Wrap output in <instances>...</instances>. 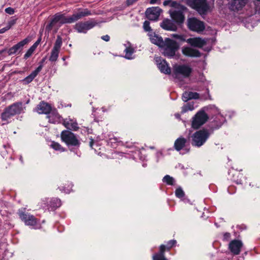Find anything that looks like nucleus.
Returning <instances> with one entry per match:
<instances>
[{
    "instance_id": "f257e3e1",
    "label": "nucleus",
    "mask_w": 260,
    "mask_h": 260,
    "mask_svg": "<svg viewBox=\"0 0 260 260\" xmlns=\"http://www.w3.org/2000/svg\"><path fill=\"white\" fill-rule=\"evenodd\" d=\"M61 139L71 151H74L78 156H80V153L77 150L80 145V142L74 133L69 131H63L61 133Z\"/></svg>"
},
{
    "instance_id": "f03ea898",
    "label": "nucleus",
    "mask_w": 260,
    "mask_h": 260,
    "mask_svg": "<svg viewBox=\"0 0 260 260\" xmlns=\"http://www.w3.org/2000/svg\"><path fill=\"white\" fill-rule=\"evenodd\" d=\"M187 4L196 10L200 14L205 15L214 7V0L208 2L207 0H186Z\"/></svg>"
},
{
    "instance_id": "7ed1b4c3",
    "label": "nucleus",
    "mask_w": 260,
    "mask_h": 260,
    "mask_svg": "<svg viewBox=\"0 0 260 260\" xmlns=\"http://www.w3.org/2000/svg\"><path fill=\"white\" fill-rule=\"evenodd\" d=\"M210 133L207 129H203L196 132L189 136L191 144L194 147H200L207 141Z\"/></svg>"
},
{
    "instance_id": "20e7f679",
    "label": "nucleus",
    "mask_w": 260,
    "mask_h": 260,
    "mask_svg": "<svg viewBox=\"0 0 260 260\" xmlns=\"http://www.w3.org/2000/svg\"><path fill=\"white\" fill-rule=\"evenodd\" d=\"M192 72V69L186 64H176L173 67V76L175 81L182 84L183 78L188 77Z\"/></svg>"
},
{
    "instance_id": "39448f33",
    "label": "nucleus",
    "mask_w": 260,
    "mask_h": 260,
    "mask_svg": "<svg viewBox=\"0 0 260 260\" xmlns=\"http://www.w3.org/2000/svg\"><path fill=\"white\" fill-rule=\"evenodd\" d=\"M25 107L22 103H15L7 108L2 113L3 121H8L12 116L24 112Z\"/></svg>"
},
{
    "instance_id": "423d86ee",
    "label": "nucleus",
    "mask_w": 260,
    "mask_h": 260,
    "mask_svg": "<svg viewBox=\"0 0 260 260\" xmlns=\"http://www.w3.org/2000/svg\"><path fill=\"white\" fill-rule=\"evenodd\" d=\"M72 23L71 16H66L64 14L57 13L52 17L50 22L46 26V29L49 31L54 26L57 28L63 24Z\"/></svg>"
},
{
    "instance_id": "0eeeda50",
    "label": "nucleus",
    "mask_w": 260,
    "mask_h": 260,
    "mask_svg": "<svg viewBox=\"0 0 260 260\" xmlns=\"http://www.w3.org/2000/svg\"><path fill=\"white\" fill-rule=\"evenodd\" d=\"M186 7L183 5L176 9H171L169 13L172 19L178 25L181 26L185 21L184 11Z\"/></svg>"
},
{
    "instance_id": "6e6552de",
    "label": "nucleus",
    "mask_w": 260,
    "mask_h": 260,
    "mask_svg": "<svg viewBox=\"0 0 260 260\" xmlns=\"http://www.w3.org/2000/svg\"><path fill=\"white\" fill-rule=\"evenodd\" d=\"M161 47L163 49V54L165 56L172 57L175 55L176 51L179 48V45L176 41L167 38Z\"/></svg>"
},
{
    "instance_id": "1a4fd4ad",
    "label": "nucleus",
    "mask_w": 260,
    "mask_h": 260,
    "mask_svg": "<svg viewBox=\"0 0 260 260\" xmlns=\"http://www.w3.org/2000/svg\"><path fill=\"white\" fill-rule=\"evenodd\" d=\"M18 215L20 218L23 221L25 224L29 226H36L35 229L39 228L38 220L34 216L25 212V209H19Z\"/></svg>"
},
{
    "instance_id": "9d476101",
    "label": "nucleus",
    "mask_w": 260,
    "mask_h": 260,
    "mask_svg": "<svg viewBox=\"0 0 260 260\" xmlns=\"http://www.w3.org/2000/svg\"><path fill=\"white\" fill-rule=\"evenodd\" d=\"M208 118V115L204 110L199 111L192 118L191 127L193 129H198L207 121Z\"/></svg>"
},
{
    "instance_id": "9b49d317",
    "label": "nucleus",
    "mask_w": 260,
    "mask_h": 260,
    "mask_svg": "<svg viewBox=\"0 0 260 260\" xmlns=\"http://www.w3.org/2000/svg\"><path fill=\"white\" fill-rule=\"evenodd\" d=\"M97 24V22L93 20L81 21L77 23L74 26V28L79 33L86 34L88 30L94 27Z\"/></svg>"
},
{
    "instance_id": "f8f14e48",
    "label": "nucleus",
    "mask_w": 260,
    "mask_h": 260,
    "mask_svg": "<svg viewBox=\"0 0 260 260\" xmlns=\"http://www.w3.org/2000/svg\"><path fill=\"white\" fill-rule=\"evenodd\" d=\"M187 26L190 30L197 32H202L205 28L204 22L196 18H189L187 19Z\"/></svg>"
},
{
    "instance_id": "ddd939ff",
    "label": "nucleus",
    "mask_w": 260,
    "mask_h": 260,
    "mask_svg": "<svg viewBox=\"0 0 260 260\" xmlns=\"http://www.w3.org/2000/svg\"><path fill=\"white\" fill-rule=\"evenodd\" d=\"M210 108L212 112L215 114L213 122L214 123L215 128H218L225 121V118L220 113L219 110L215 106H211Z\"/></svg>"
},
{
    "instance_id": "4468645a",
    "label": "nucleus",
    "mask_w": 260,
    "mask_h": 260,
    "mask_svg": "<svg viewBox=\"0 0 260 260\" xmlns=\"http://www.w3.org/2000/svg\"><path fill=\"white\" fill-rule=\"evenodd\" d=\"M42 206L48 210H54L61 206V201L57 198L45 199L42 201Z\"/></svg>"
},
{
    "instance_id": "2eb2a0df",
    "label": "nucleus",
    "mask_w": 260,
    "mask_h": 260,
    "mask_svg": "<svg viewBox=\"0 0 260 260\" xmlns=\"http://www.w3.org/2000/svg\"><path fill=\"white\" fill-rule=\"evenodd\" d=\"M161 12L162 10L159 7H153L148 8L145 12V14L149 20L156 21Z\"/></svg>"
},
{
    "instance_id": "dca6fc26",
    "label": "nucleus",
    "mask_w": 260,
    "mask_h": 260,
    "mask_svg": "<svg viewBox=\"0 0 260 260\" xmlns=\"http://www.w3.org/2000/svg\"><path fill=\"white\" fill-rule=\"evenodd\" d=\"M187 139L182 137H180L175 141L174 144V148L177 151L182 150L183 152H180V153L182 154L188 153L189 151V149L185 147Z\"/></svg>"
},
{
    "instance_id": "f3484780",
    "label": "nucleus",
    "mask_w": 260,
    "mask_h": 260,
    "mask_svg": "<svg viewBox=\"0 0 260 260\" xmlns=\"http://www.w3.org/2000/svg\"><path fill=\"white\" fill-rule=\"evenodd\" d=\"M92 15L90 10L88 9L79 8L76 12H74V14L71 16L72 23L81 19L83 17H86Z\"/></svg>"
},
{
    "instance_id": "a211bd4d",
    "label": "nucleus",
    "mask_w": 260,
    "mask_h": 260,
    "mask_svg": "<svg viewBox=\"0 0 260 260\" xmlns=\"http://www.w3.org/2000/svg\"><path fill=\"white\" fill-rule=\"evenodd\" d=\"M242 247V242L238 240H232L229 244V250L234 255L239 254Z\"/></svg>"
},
{
    "instance_id": "6ab92c4d",
    "label": "nucleus",
    "mask_w": 260,
    "mask_h": 260,
    "mask_svg": "<svg viewBox=\"0 0 260 260\" xmlns=\"http://www.w3.org/2000/svg\"><path fill=\"white\" fill-rule=\"evenodd\" d=\"M31 41L30 38H25L22 41L19 42L17 44L15 45L11 48H10L8 51V53L9 55H11L16 53L18 51L21 50L23 47L28 43Z\"/></svg>"
},
{
    "instance_id": "aec40b11",
    "label": "nucleus",
    "mask_w": 260,
    "mask_h": 260,
    "mask_svg": "<svg viewBox=\"0 0 260 260\" xmlns=\"http://www.w3.org/2000/svg\"><path fill=\"white\" fill-rule=\"evenodd\" d=\"M183 55L190 57H199L201 56V52L197 49L188 46H184L182 48Z\"/></svg>"
},
{
    "instance_id": "412c9836",
    "label": "nucleus",
    "mask_w": 260,
    "mask_h": 260,
    "mask_svg": "<svg viewBox=\"0 0 260 260\" xmlns=\"http://www.w3.org/2000/svg\"><path fill=\"white\" fill-rule=\"evenodd\" d=\"M155 61L158 68L161 73L166 74L171 73V69L165 60L160 57H157L156 58Z\"/></svg>"
},
{
    "instance_id": "4be33fe9",
    "label": "nucleus",
    "mask_w": 260,
    "mask_h": 260,
    "mask_svg": "<svg viewBox=\"0 0 260 260\" xmlns=\"http://www.w3.org/2000/svg\"><path fill=\"white\" fill-rule=\"evenodd\" d=\"M248 0H231L230 8L232 11H238L242 10L248 3Z\"/></svg>"
},
{
    "instance_id": "5701e85b",
    "label": "nucleus",
    "mask_w": 260,
    "mask_h": 260,
    "mask_svg": "<svg viewBox=\"0 0 260 260\" xmlns=\"http://www.w3.org/2000/svg\"><path fill=\"white\" fill-rule=\"evenodd\" d=\"M178 26L173 20L165 19L160 24V26L167 30L176 31Z\"/></svg>"
},
{
    "instance_id": "b1692460",
    "label": "nucleus",
    "mask_w": 260,
    "mask_h": 260,
    "mask_svg": "<svg viewBox=\"0 0 260 260\" xmlns=\"http://www.w3.org/2000/svg\"><path fill=\"white\" fill-rule=\"evenodd\" d=\"M186 42L191 46L202 48L206 43V41L201 38H189L186 40Z\"/></svg>"
},
{
    "instance_id": "393cba45",
    "label": "nucleus",
    "mask_w": 260,
    "mask_h": 260,
    "mask_svg": "<svg viewBox=\"0 0 260 260\" xmlns=\"http://www.w3.org/2000/svg\"><path fill=\"white\" fill-rule=\"evenodd\" d=\"M63 125L68 129L72 131H77L79 128L76 120L70 117L67 118L64 120Z\"/></svg>"
},
{
    "instance_id": "a878e982",
    "label": "nucleus",
    "mask_w": 260,
    "mask_h": 260,
    "mask_svg": "<svg viewBox=\"0 0 260 260\" xmlns=\"http://www.w3.org/2000/svg\"><path fill=\"white\" fill-rule=\"evenodd\" d=\"M52 110L51 106L47 103H40L37 107L36 111L39 114H49Z\"/></svg>"
},
{
    "instance_id": "bb28decb",
    "label": "nucleus",
    "mask_w": 260,
    "mask_h": 260,
    "mask_svg": "<svg viewBox=\"0 0 260 260\" xmlns=\"http://www.w3.org/2000/svg\"><path fill=\"white\" fill-rule=\"evenodd\" d=\"M125 48L124 49L125 58L128 59H133V54L135 52V49L129 42H126L124 44Z\"/></svg>"
},
{
    "instance_id": "cd10ccee",
    "label": "nucleus",
    "mask_w": 260,
    "mask_h": 260,
    "mask_svg": "<svg viewBox=\"0 0 260 260\" xmlns=\"http://www.w3.org/2000/svg\"><path fill=\"white\" fill-rule=\"evenodd\" d=\"M49 121L52 123H58L60 122V117L56 110H52L47 115Z\"/></svg>"
},
{
    "instance_id": "c85d7f7f",
    "label": "nucleus",
    "mask_w": 260,
    "mask_h": 260,
    "mask_svg": "<svg viewBox=\"0 0 260 260\" xmlns=\"http://www.w3.org/2000/svg\"><path fill=\"white\" fill-rule=\"evenodd\" d=\"M199 98V94L197 92L191 91H185L183 93L182 99V100L186 102L191 99H198Z\"/></svg>"
},
{
    "instance_id": "c756f323",
    "label": "nucleus",
    "mask_w": 260,
    "mask_h": 260,
    "mask_svg": "<svg viewBox=\"0 0 260 260\" xmlns=\"http://www.w3.org/2000/svg\"><path fill=\"white\" fill-rule=\"evenodd\" d=\"M167 246L161 245L159 247V252L153 256V260H168L165 256V251Z\"/></svg>"
},
{
    "instance_id": "7c9ffc66",
    "label": "nucleus",
    "mask_w": 260,
    "mask_h": 260,
    "mask_svg": "<svg viewBox=\"0 0 260 260\" xmlns=\"http://www.w3.org/2000/svg\"><path fill=\"white\" fill-rule=\"evenodd\" d=\"M41 71V66L38 67L34 71H33L29 75L25 77L23 81L24 84H27L30 83L33 79L37 76L39 73Z\"/></svg>"
},
{
    "instance_id": "2f4dec72",
    "label": "nucleus",
    "mask_w": 260,
    "mask_h": 260,
    "mask_svg": "<svg viewBox=\"0 0 260 260\" xmlns=\"http://www.w3.org/2000/svg\"><path fill=\"white\" fill-rule=\"evenodd\" d=\"M41 41V37L38 39V40L29 48L27 51L26 53L24 55V58L27 59L32 54L34 53L39 44L40 43Z\"/></svg>"
},
{
    "instance_id": "473e14b6",
    "label": "nucleus",
    "mask_w": 260,
    "mask_h": 260,
    "mask_svg": "<svg viewBox=\"0 0 260 260\" xmlns=\"http://www.w3.org/2000/svg\"><path fill=\"white\" fill-rule=\"evenodd\" d=\"M150 39L153 44H154L159 47L162 46L164 42L161 37L157 36L155 34L154 35H150Z\"/></svg>"
},
{
    "instance_id": "72a5a7b5",
    "label": "nucleus",
    "mask_w": 260,
    "mask_h": 260,
    "mask_svg": "<svg viewBox=\"0 0 260 260\" xmlns=\"http://www.w3.org/2000/svg\"><path fill=\"white\" fill-rule=\"evenodd\" d=\"M163 5L165 6H170V7H171L172 8V9H176L177 7H179V6L182 5L180 4H179V3H178L177 2L174 1L173 0L165 1L163 2Z\"/></svg>"
},
{
    "instance_id": "f704fd0d",
    "label": "nucleus",
    "mask_w": 260,
    "mask_h": 260,
    "mask_svg": "<svg viewBox=\"0 0 260 260\" xmlns=\"http://www.w3.org/2000/svg\"><path fill=\"white\" fill-rule=\"evenodd\" d=\"M194 109V103L193 102L186 103L182 107L181 112L185 113L188 111H192Z\"/></svg>"
},
{
    "instance_id": "c9c22d12",
    "label": "nucleus",
    "mask_w": 260,
    "mask_h": 260,
    "mask_svg": "<svg viewBox=\"0 0 260 260\" xmlns=\"http://www.w3.org/2000/svg\"><path fill=\"white\" fill-rule=\"evenodd\" d=\"M120 142L121 141L119 140V138L115 137L109 138L107 141L108 145L113 148L116 147L117 144Z\"/></svg>"
},
{
    "instance_id": "e433bc0d",
    "label": "nucleus",
    "mask_w": 260,
    "mask_h": 260,
    "mask_svg": "<svg viewBox=\"0 0 260 260\" xmlns=\"http://www.w3.org/2000/svg\"><path fill=\"white\" fill-rule=\"evenodd\" d=\"M59 52V50L52 49L49 57V60L51 62H55L57 60Z\"/></svg>"
},
{
    "instance_id": "4c0bfd02",
    "label": "nucleus",
    "mask_w": 260,
    "mask_h": 260,
    "mask_svg": "<svg viewBox=\"0 0 260 260\" xmlns=\"http://www.w3.org/2000/svg\"><path fill=\"white\" fill-rule=\"evenodd\" d=\"M51 147L56 151H58L62 152L65 151V149L62 147L58 143L52 142L51 144Z\"/></svg>"
},
{
    "instance_id": "58836bf2",
    "label": "nucleus",
    "mask_w": 260,
    "mask_h": 260,
    "mask_svg": "<svg viewBox=\"0 0 260 260\" xmlns=\"http://www.w3.org/2000/svg\"><path fill=\"white\" fill-rule=\"evenodd\" d=\"M62 43L61 38L60 36H57L53 49L60 51Z\"/></svg>"
},
{
    "instance_id": "ea45409f",
    "label": "nucleus",
    "mask_w": 260,
    "mask_h": 260,
    "mask_svg": "<svg viewBox=\"0 0 260 260\" xmlns=\"http://www.w3.org/2000/svg\"><path fill=\"white\" fill-rule=\"evenodd\" d=\"M164 182L166 183L168 185H173L174 183V179L171 177L170 176L167 175H166L162 179Z\"/></svg>"
},
{
    "instance_id": "a19ab883",
    "label": "nucleus",
    "mask_w": 260,
    "mask_h": 260,
    "mask_svg": "<svg viewBox=\"0 0 260 260\" xmlns=\"http://www.w3.org/2000/svg\"><path fill=\"white\" fill-rule=\"evenodd\" d=\"M184 192L181 187L176 189L175 195L177 198L181 199L184 196Z\"/></svg>"
},
{
    "instance_id": "79ce46f5",
    "label": "nucleus",
    "mask_w": 260,
    "mask_h": 260,
    "mask_svg": "<svg viewBox=\"0 0 260 260\" xmlns=\"http://www.w3.org/2000/svg\"><path fill=\"white\" fill-rule=\"evenodd\" d=\"M143 28L146 31H150L151 30L149 21H144L143 23Z\"/></svg>"
},
{
    "instance_id": "37998d69",
    "label": "nucleus",
    "mask_w": 260,
    "mask_h": 260,
    "mask_svg": "<svg viewBox=\"0 0 260 260\" xmlns=\"http://www.w3.org/2000/svg\"><path fill=\"white\" fill-rule=\"evenodd\" d=\"M172 37L181 42H184L186 41L185 39H184V37L182 35H180L178 34H173Z\"/></svg>"
},
{
    "instance_id": "c03bdc74",
    "label": "nucleus",
    "mask_w": 260,
    "mask_h": 260,
    "mask_svg": "<svg viewBox=\"0 0 260 260\" xmlns=\"http://www.w3.org/2000/svg\"><path fill=\"white\" fill-rule=\"evenodd\" d=\"M175 240H171L167 243V248L169 249L176 244Z\"/></svg>"
},
{
    "instance_id": "a18cd8bd",
    "label": "nucleus",
    "mask_w": 260,
    "mask_h": 260,
    "mask_svg": "<svg viewBox=\"0 0 260 260\" xmlns=\"http://www.w3.org/2000/svg\"><path fill=\"white\" fill-rule=\"evenodd\" d=\"M14 12V9L11 7H8L5 9V12L10 15L13 14Z\"/></svg>"
},
{
    "instance_id": "49530a36",
    "label": "nucleus",
    "mask_w": 260,
    "mask_h": 260,
    "mask_svg": "<svg viewBox=\"0 0 260 260\" xmlns=\"http://www.w3.org/2000/svg\"><path fill=\"white\" fill-rule=\"evenodd\" d=\"M231 238V234L229 233H225L223 235V239L224 241H229Z\"/></svg>"
},
{
    "instance_id": "de8ad7c7",
    "label": "nucleus",
    "mask_w": 260,
    "mask_h": 260,
    "mask_svg": "<svg viewBox=\"0 0 260 260\" xmlns=\"http://www.w3.org/2000/svg\"><path fill=\"white\" fill-rule=\"evenodd\" d=\"M59 188L60 190H61V191H64L66 193H70L71 190V188L66 189L63 187H59Z\"/></svg>"
},
{
    "instance_id": "09e8293b",
    "label": "nucleus",
    "mask_w": 260,
    "mask_h": 260,
    "mask_svg": "<svg viewBox=\"0 0 260 260\" xmlns=\"http://www.w3.org/2000/svg\"><path fill=\"white\" fill-rule=\"evenodd\" d=\"M11 26L8 25V26H6L5 27H4V28L1 29H0V34L4 33L5 31L9 30L11 28Z\"/></svg>"
},
{
    "instance_id": "8fccbe9b",
    "label": "nucleus",
    "mask_w": 260,
    "mask_h": 260,
    "mask_svg": "<svg viewBox=\"0 0 260 260\" xmlns=\"http://www.w3.org/2000/svg\"><path fill=\"white\" fill-rule=\"evenodd\" d=\"M138 0H127L126 1V5L127 6H131L135 3Z\"/></svg>"
},
{
    "instance_id": "3c124183",
    "label": "nucleus",
    "mask_w": 260,
    "mask_h": 260,
    "mask_svg": "<svg viewBox=\"0 0 260 260\" xmlns=\"http://www.w3.org/2000/svg\"><path fill=\"white\" fill-rule=\"evenodd\" d=\"M102 39L108 42L110 40V37L108 35H105L102 37Z\"/></svg>"
},
{
    "instance_id": "603ef678",
    "label": "nucleus",
    "mask_w": 260,
    "mask_h": 260,
    "mask_svg": "<svg viewBox=\"0 0 260 260\" xmlns=\"http://www.w3.org/2000/svg\"><path fill=\"white\" fill-rule=\"evenodd\" d=\"M160 0H150V4L151 5H153L155 4H159Z\"/></svg>"
},
{
    "instance_id": "864d4df0",
    "label": "nucleus",
    "mask_w": 260,
    "mask_h": 260,
    "mask_svg": "<svg viewBox=\"0 0 260 260\" xmlns=\"http://www.w3.org/2000/svg\"><path fill=\"white\" fill-rule=\"evenodd\" d=\"M46 59V57L43 58L42 59L41 61L40 62V65L39 66V67H41V70L42 69V68L43 67V63L45 62Z\"/></svg>"
},
{
    "instance_id": "5fc2aeb1",
    "label": "nucleus",
    "mask_w": 260,
    "mask_h": 260,
    "mask_svg": "<svg viewBox=\"0 0 260 260\" xmlns=\"http://www.w3.org/2000/svg\"><path fill=\"white\" fill-rule=\"evenodd\" d=\"M93 144V140H91V141L90 142V147L92 148Z\"/></svg>"
},
{
    "instance_id": "6e6d98bb",
    "label": "nucleus",
    "mask_w": 260,
    "mask_h": 260,
    "mask_svg": "<svg viewBox=\"0 0 260 260\" xmlns=\"http://www.w3.org/2000/svg\"><path fill=\"white\" fill-rule=\"evenodd\" d=\"M175 116L177 118H178V119L180 118V116L179 114H178V113L175 114Z\"/></svg>"
},
{
    "instance_id": "4d7b16f0",
    "label": "nucleus",
    "mask_w": 260,
    "mask_h": 260,
    "mask_svg": "<svg viewBox=\"0 0 260 260\" xmlns=\"http://www.w3.org/2000/svg\"><path fill=\"white\" fill-rule=\"evenodd\" d=\"M22 156H20V160L22 162Z\"/></svg>"
},
{
    "instance_id": "13d9d810",
    "label": "nucleus",
    "mask_w": 260,
    "mask_h": 260,
    "mask_svg": "<svg viewBox=\"0 0 260 260\" xmlns=\"http://www.w3.org/2000/svg\"><path fill=\"white\" fill-rule=\"evenodd\" d=\"M65 59H66V57H62V60H64H64H65Z\"/></svg>"
},
{
    "instance_id": "bf43d9fd",
    "label": "nucleus",
    "mask_w": 260,
    "mask_h": 260,
    "mask_svg": "<svg viewBox=\"0 0 260 260\" xmlns=\"http://www.w3.org/2000/svg\"><path fill=\"white\" fill-rule=\"evenodd\" d=\"M64 65H65V66H67V62H64Z\"/></svg>"
},
{
    "instance_id": "052dcab7",
    "label": "nucleus",
    "mask_w": 260,
    "mask_h": 260,
    "mask_svg": "<svg viewBox=\"0 0 260 260\" xmlns=\"http://www.w3.org/2000/svg\"><path fill=\"white\" fill-rule=\"evenodd\" d=\"M150 148L151 149H153L154 148H153V147H151Z\"/></svg>"
},
{
    "instance_id": "680f3d73",
    "label": "nucleus",
    "mask_w": 260,
    "mask_h": 260,
    "mask_svg": "<svg viewBox=\"0 0 260 260\" xmlns=\"http://www.w3.org/2000/svg\"><path fill=\"white\" fill-rule=\"evenodd\" d=\"M207 92L208 93L209 92V90L207 89Z\"/></svg>"
},
{
    "instance_id": "e2e57ef3",
    "label": "nucleus",
    "mask_w": 260,
    "mask_h": 260,
    "mask_svg": "<svg viewBox=\"0 0 260 260\" xmlns=\"http://www.w3.org/2000/svg\"><path fill=\"white\" fill-rule=\"evenodd\" d=\"M257 1H260V0H257Z\"/></svg>"
}]
</instances>
